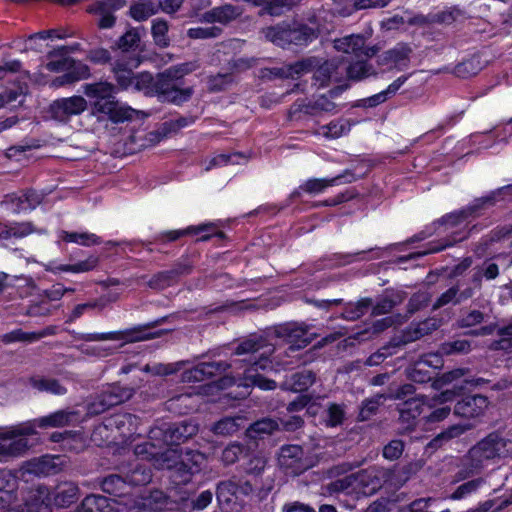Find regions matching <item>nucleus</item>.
<instances>
[{
  "mask_svg": "<svg viewBox=\"0 0 512 512\" xmlns=\"http://www.w3.org/2000/svg\"><path fill=\"white\" fill-rule=\"evenodd\" d=\"M166 504V496L160 490L144 492L133 501L130 505V511L137 509L138 511H158Z\"/></svg>",
  "mask_w": 512,
  "mask_h": 512,
  "instance_id": "nucleus-26",
  "label": "nucleus"
},
{
  "mask_svg": "<svg viewBox=\"0 0 512 512\" xmlns=\"http://www.w3.org/2000/svg\"><path fill=\"white\" fill-rule=\"evenodd\" d=\"M234 82L232 73H218L207 78V89L217 93L228 89Z\"/></svg>",
  "mask_w": 512,
  "mask_h": 512,
  "instance_id": "nucleus-48",
  "label": "nucleus"
},
{
  "mask_svg": "<svg viewBox=\"0 0 512 512\" xmlns=\"http://www.w3.org/2000/svg\"><path fill=\"white\" fill-rule=\"evenodd\" d=\"M238 490L239 486L231 480L220 482L216 491L217 500L219 503H229Z\"/></svg>",
  "mask_w": 512,
  "mask_h": 512,
  "instance_id": "nucleus-57",
  "label": "nucleus"
},
{
  "mask_svg": "<svg viewBox=\"0 0 512 512\" xmlns=\"http://www.w3.org/2000/svg\"><path fill=\"white\" fill-rule=\"evenodd\" d=\"M79 494L78 485L71 481L61 482L50 491L52 503L57 508H68L78 500Z\"/></svg>",
  "mask_w": 512,
  "mask_h": 512,
  "instance_id": "nucleus-21",
  "label": "nucleus"
},
{
  "mask_svg": "<svg viewBox=\"0 0 512 512\" xmlns=\"http://www.w3.org/2000/svg\"><path fill=\"white\" fill-rule=\"evenodd\" d=\"M172 274L169 270L158 272L148 281L150 288L155 290H162L175 284Z\"/></svg>",
  "mask_w": 512,
  "mask_h": 512,
  "instance_id": "nucleus-62",
  "label": "nucleus"
},
{
  "mask_svg": "<svg viewBox=\"0 0 512 512\" xmlns=\"http://www.w3.org/2000/svg\"><path fill=\"white\" fill-rule=\"evenodd\" d=\"M335 107V103L324 95L314 101L299 99L291 106L289 116L291 119H301V114L318 116L324 112H332Z\"/></svg>",
  "mask_w": 512,
  "mask_h": 512,
  "instance_id": "nucleus-15",
  "label": "nucleus"
},
{
  "mask_svg": "<svg viewBox=\"0 0 512 512\" xmlns=\"http://www.w3.org/2000/svg\"><path fill=\"white\" fill-rule=\"evenodd\" d=\"M316 381V374L312 370H302L293 373L286 381L281 385L284 390H290L293 392H304L307 391Z\"/></svg>",
  "mask_w": 512,
  "mask_h": 512,
  "instance_id": "nucleus-32",
  "label": "nucleus"
},
{
  "mask_svg": "<svg viewBox=\"0 0 512 512\" xmlns=\"http://www.w3.org/2000/svg\"><path fill=\"white\" fill-rule=\"evenodd\" d=\"M110 499L103 495L91 494L86 496L77 507L76 512H112Z\"/></svg>",
  "mask_w": 512,
  "mask_h": 512,
  "instance_id": "nucleus-35",
  "label": "nucleus"
},
{
  "mask_svg": "<svg viewBox=\"0 0 512 512\" xmlns=\"http://www.w3.org/2000/svg\"><path fill=\"white\" fill-rule=\"evenodd\" d=\"M334 47L338 51L354 54L356 57L365 56L371 58L380 50L379 45H368L363 34H347L334 40Z\"/></svg>",
  "mask_w": 512,
  "mask_h": 512,
  "instance_id": "nucleus-9",
  "label": "nucleus"
},
{
  "mask_svg": "<svg viewBox=\"0 0 512 512\" xmlns=\"http://www.w3.org/2000/svg\"><path fill=\"white\" fill-rule=\"evenodd\" d=\"M100 486L104 493L115 497L114 502L126 506L128 483L124 477L118 474H110L101 480Z\"/></svg>",
  "mask_w": 512,
  "mask_h": 512,
  "instance_id": "nucleus-22",
  "label": "nucleus"
},
{
  "mask_svg": "<svg viewBox=\"0 0 512 512\" xmlns=\"http://www.w3.org/2000/svg\"><path fill=\"white\" fill-rule=\"evenodd\" d=\"M205 461L206 457L203 453L191 449H181L178 463L177 484L188 483L194 474L201 471Z\"/></svg>",
  "mask_w": 512,
  "mask_h": 512,
  "instance_id": "nucleus-10",
  "label": "nucleus"
},
{
  "mask_svg": "<svg viewBox=\"0 0 512 512\" xmlns=\"http://www.w3.org/2000/svg\"><path fill=\"white\" fill-rule=\"evenodd\" d=\"M497 334L500 336V339L493 342V348L496 350L512 351V318L507 324L499 326Z\"/></svg>",
  "mask_w": 512,
  "mask_h": 512,
  "instance_id": "nucleus-52",
  "label": "nucleus"
},
{
  "mask_svg": "<svg viewBox=\"0 0 512 512\" xmlns=\"http://www.w3.org/2000/svg\"><path fill=\"white\" fill-rule=\"evenodd\" d=\"M441 324V320L434 317L427 318L416 324H411L402 332L400 336L392 339L391 345L394 347H399L419 340L420 338L436 331L441 326Z\"/></svg>",
  "mask_w": 512,
  "mask_h": 512,
  "instance_id": "nucleus-13",
  "label": "nucleus"
},
{
  "mask_svg": "<svg viewBox=\"0 0 512 512\" xmlns=\"http://www.w3.org/2000/svg\"><path fill=\"white\" fill-rule=\"evenodd\" d=\"M83 93L91 100L90 104L94 113H103L114 122L128 120V108L119 106L114 94L116 88L108 82L86 83L82 86Z\"/></svg>",
  "mask_w": 512,
  "mask_h": 512,
  "instance_id": "nucleus-4",
  "label": "nucleus"
},
{
  "mask_svg": "<svg viewBox=\"0 0 512 512\" xmlns=\"http://www.w3.org/2000/svg\"><path fill=\"white\" fill-rule=\"evenodd\" d=\"M347 78L351 81H361L371 76H377V69L365 60H358L346 67Z\"/></svg>",
  "mask_w": 512,
  "mask_h": 512,
  "instance_id": "nucleus-36",
  "label": "nucleus"
},
{
  "mask_svg": "<svg viewBox=\"0 0 512 512\" xmlns=\"http://www.w3.org/2000/svg\"><path fill=\"white\" fill-rule=\"evenodd\" d=\"M484 482H485L484 479L481 477L468 480V481L462 483L461 485H459L454 490V492L450 495L449 498L452 500L463 499V498L475 493L484 484Z\"/></svg>",
  "mask_w": 512,
  "mask_h": 512,
  "instance_id": "nucleus-50",
  "label": "nucleus"
},
{
  "mask_svg": "<svg viewBox=\"0 0 512 512\" xmlns=\"http://www.w3.org/2000/svg\"><path fill=\"white\" fill-rule=\"evenodd\" d=\"M160 444L162 443L156 440H151L149 438V441L135 445L134 454L137 458L143 460H152L154 462L158 454Z\"/></svg>",
  "mask_w": 512,
  "mask_h": 512,
  "instance_id": "nucleus-51",
  "label": "nucleus"
},
{
  "mask_svg": "<svg viewBox=\"0 0 512 512\" xmlns=\"http://www.w3.org/2000/svg\"><path fill=\"white\" fill-rule=\"evenodd\" d=\"M98 264V258L94 256L88 257L84 261H80L76 264L72 265H60L57 267L59 271L63 272H73V273H80V272H87L92 269H94Z\"/></svg>",
  "mask_w": 512,
  "mask_h": 512,
  "instance_id": "nucleus-58",
  "label": "nucleus"
},
{
  "mask_svg": "<svg viewBox=\"0 0 512 512\" xmlns=\"http://www.w3.org/2000/svg\"><path fill=\"white\" fill-rule=\"evenodd\" d=\"M448 304H460L458 297V286H452L448 290L443 292L434 302L432 310H437Z\"/></svg>",
  "mask_w": 512,
  "mask_h": 512,
  "instance_id": "nucleus-64",
  "label": "nucleus"
},
{
  "mask_svg": "<svg viewBox=\"0 0 512 512\" xmlns=\"http://www.w3.org/2000/svg\"><path fill=\"white\" fill-rule=\"evenodd\" d=\"M273 351V346L268 345L261 336L253 335L237 345L234 355L245 357L240 360H232L229 364H232V367L238 365L245 367L241 385L246 387L257 386L262 390H274L277 387L274 380L265 378L260 374V371L270 367L271 361L268 356Z\"/></svg>",
  "mask_w": 512,
  "mask_h": 512,
  "instance_id": "nucleus-2",
  "label": "nucleus"
},
{
  "mask_svg": "<svg viewBox=\"0 0 512 512\" xmlns=\"http://www.w3.org/2000/svg\"><path fill=\"white\" fill-rule=\"evenodd\" d=\"M66 71L70 74L74 83L90 77V68L86 64L73 59L70 60L69 68Z\"/></svg>",
  "mask_w": 512,
  "mask_h": 512,
  "instance_id": "nucleus-63",
  "label": "nucleus"
},
{
  "mask_svg": "<svg viewBox=\"0 0 512 512\" xmlns=\"http://www.w3.org/2000/svg\"><path fill=\"white\" fill-rule=\"evenodd\" d=\"M60 457L43 456L39 459H35L29 463L28 471L36 475H51L58 471V464L56 460Z\"/></svg>",
  "mask_w": 512,
  "mask_h": 512,
  "instance_id": "nucleus-41",
  "label": "nucleus"
},
{
  "mask_svg": "<svg viewBox=\"0 0 512 512\" xmlns=\"http://www.w3.org/2000/svg\"><path fill=\"white\" fill-rule=\"evenodd\" d=\"M125 4V0L99 1L90 9V12L99 14L97 23L100 29H109L112 28L115 23V17L111 14V10L124 7Z\"/></svg>",
  "mask_w": 512,
  "mask_h": 512,
  "instance_id": "nucleus-24",
  "label": "nucleus"
},
{
  "mask_svg": "<svg viewBox=\"0 0 512 512\" xmlns=\"http://www.w3.org/2000/svg\"><path fill=\"white\" fill-rule=\"evenodd\" d=\"M372 305L373 300L368 297L361 298L355 303H347L344 306L341 317L348 321L358 320L363 315H365L369 309H371Z\"/></svg>",
  "mask_w": 512,
  "mask_h": 512,
  "instance_id": "nucleus-37",
  "label": "nucleus"
},
{
  "mask_svg": "<svg viewBox=\"0 0 512 512\" xmlns=\"http://www.w3.org/2000/svg\"><path fill=\"white\" fill-rule=\"evenodd\" d=\"M199 67L197 61L173 65L159 73L155 81L149 72L133 74L130 75V86L146 96L157 95L160 102L179 106L188 102L194 94L192 86L182 87L183 77Z\"/></svg>",
  "mask_w": 512,
  "mask_h": 512,
  "instance_id": "nucleus-1",
  "label": "nucleus"
},
{
  "mask_svg": "<svg viewBox=\"0 0 512 512\" xmlns=\"http://www.w3.org/2000/svg\"><path fill=\"white\" fill-rule=\"evenodd\" d=\"M18 481L8 470H0V509H6L17 501Z\"/></svg>",
  "mask_w": 512,
  "mask_h": 512,
  "instance_id": "nucleus-23",
  "label": "nucleus"
},
{
  "mask_svg": "<svg viewBox=\"0 0 512 512\" xmlns=\"http://www.w3.org/2000/svg\"><path fill=\"white\" fill-rule=\"evenodd\" d=\"M79 411L74 409H62L55 411L47 416L35 419L31 425L42 429L59 428L64 426L76 425L81 422Z\"/></svg>",
  "mask_w": 512,
  "mask_h": 512,
  "instance_id": "nucleus-19",
  "label": "nucleus"
},
{
  "mask_svg": "<svg viewBox=\"0 0 512 512\" xmlns=\"http://www.w3.org/2000/svg\"><path fill=\"white\" fill-rule=\"evenodd\" d=\"M509 456H512V439L504 437L499 432H491L461 457L453 482H461L478 475L487 463H494Z\"/></svg>",
  "mask_w": 512,
  "mask_h": 512,
  "instance_id": "nucleus-3",
  "label": "nucleus"
},
{
  "mask_svg": "<svg viewBox=\"0 0 512 512\" xmlns=\"http://www.w3.org/2000/svg\"><path fill=\"white\" fill-rule=\"evenodd\" d=\"M464 11L454 6L449 7L443 11L431 12L427 15L416 14L413 18H410L409 25L416 26L419 28H427L433 24H445L450 25L464 18Z\"/></svg>",
  "mask_w": 512,
  "mask_h": 512,
  "instance_id": "nucleus-12",
  "label": "nucleus"
},
{
  "mask_svg": "<svg viewBox=\"0 0 512 512\" xmlns=\"http://www.w3.org/2000/svg\"><path fill=\"white\" fill-rule=\"evenodd\" d=\"M473 425L465 423L453 424L442 432L437 434L427 445L428 448L437 450L441 448L446 443L452 441L453 439L461 437L467 431L471 430Z\"/></svg>",
  "mask_w": 512,
  "mask_h": 512,
  "instance_id": "nucleus-28",
  "label": "nucleus"
},
{
  "mask_svg": "<svg viewBox=\"0 0 512 512\" xmlns=\"http://www.w3.org/2000/svg\"><path fill=\"white\" fill-rule=\"evenodd\" d=\"M242 14V9L238 6L225 4L215 7L202 15V20L207 23H220L226 25Z\"/></svg>",
  "mask_w": 512,
  "mask_h": 512,
  "instance_id": "nucleus-25",
  "label": "nucleus"
},
{
  "mask_svg": "<svg viewBox=\"0 0 512 512\" xmlns=\"http://www.w3.org/2000/svg\"><path fill=\"white\" fill-rule=\"evenodd\" d=\"M117 300V295L113 293H109L107 295H102L97 299H93L86 303L78 304L74 307L71 315L69 316V321H73L79 317H81L86 312L91 311H102L109 303L115 302Z\"/></svg>",
  "mask_w": 512,
  "mask_h": 512,
  "instance_id": "nucleus-33",
  "label": "nucleus"
},
{
  "mask_svg": "<svg viewBox=\"0 0 512 512\" xmlns=\"http://www.w3.org/2000/svg\"><path fill=\"white\" fill-rule=\"evenodd\" d=\"M408 78V75L398 77L388 86L386 90L364 99V106L375 107L385 102L388 97L394 95L400 89V87L407 81Z\"/></svg>",
  "mask_w": 512,
  "mask_h": 512,
  "instance_id": "nucleus-40",
  "label": "nucleus"
},
{
  "mask_svg": "<svg viewBox=\"0 0 512 512\" xmlns=\"http://www.w3.org/2000/svg\"><path fill=\"white\" fill-rule=\"evenodd\" d=\"M239 421H242L241 417L222 418L213 425L212 431L217 435H232L239 430Z\"/></svg>",
  "mask_w": 512,
  "mask_h": 512,
  "instance_id": "nucleus-49",
  "label": "nucleus"
},
{
  "mask_svg": "<svg viewBox=\"0 0 512 512\" xmlns=\"http://www.w3.org/2000/svg\"><path fill=\"white\" fill-rule=\"evenodd\" d=\"M431 300V295L426 291H419L414 293L407 304V311L409 314H414L428 305Z\"/></svg>",
  "mask_w": 512,
  "mask_h": 512,
  "instance_id": "nucleus-59",
  "label": "nucleus"
},
{
  "mask_svg": "<svg viewBox=\"0 0 512 512\" xmlns=\"http://www.w3.org/2000/svg\"><path fill=\"white\" fill-rule=\"evenodd\" d=\"M62 240L65 242H76L83 245L99 244L100 239L95 234L89 233H76V232H62Z\"/></svg>",
  "mask_w": 512,
  "mask_h": 512,
  "instance_id": "nucleus-61",
  "label": "nucleus"
},
{
  "mask_svg": "<svg viewBox=\"0 0 512 512\" xmlns=\"http://www.w3.org/2000/svg\"><path fill=\"white\" fill-rule=\"evenodd\" d=\"M424 406L423 398L418 397L409 398L399 406L401 433H409L416 428L418 418L422 415Z\"/></svg>",
  "mask_w": 512,
  "mask_h": 512,
  "instance_id": "nucleus-17",
  "label": "nucleus"
},
{
  "mask_svg": "<svg viewBox=\"0 0 512 512\" xmlns=\"http://www.w3.org/2000/svg\"><path fill=\"white\" fill-rule=\"evenodd\" d=\"M162 445L163 444H160V446H159L158 454H157L153 464L157 469L170 470L171 478L177 484V472H178L180 450L169 448L164 451H161Z\"/></svg>",
  "mask_w": 512,
  "mask_h": 512,
  "instance_id": "nucleus-31",
  "label": "nucleus"
},
{
  "mask_svg": "<svg viewBox=\"0 0 512 512\" xmlns=\"http://www.w3.org/2000/svg\"><path fill=\"white\" fill-rule=\"evenodd\" d=\"M412 52L413 49L408 44L399 43L378 56L377 64L379 67H383L382 71L393 69L402 71L409 66Z\"/></svg>",
  "mask_w": 512,
  "mask_h": 512,
  "instance_id": "nucleus-11",
  "label": "nucleus"
},
{
  "mask_svg": "<svg viewBox=\"0 0 512 512\" xmlns=\"http://www.w3.org/2000/svg\"><path fill=\"white\" fill-rule=\"evenodd\" d=\"M259 15L280 16L284 12L291 10L294 6L290 0H261L259 2Z\"/></svg>",
  "mask_w": 512,
  "mask_h": 512,
  "instance_id": "nucleus-44",
  "label": "nucleus"
},
{
  "mask_svg": "<svg viewBox=\"0 0 512 512\" xmlns=\"http://www.w3.org/2000/svg\"><path fill=\"white\" fill-rule=\"evenodd\" d=\"M479 202L480 198H477L468 207L460 211L445 215L440 220H438L437 223L440 225H448L450 227H454L466 220L468 217H477L483 210H485L484 205H479Z\"/></svg>",
  "mask_w": 512,
  "mask_h": 512,
  "instance_id": "nucleus-30",
  "label": "nucleus"
},
{
  "mask_svg": "<svg viewBox=\"0 0 512 512\" xmlns=\"http://www.w3.org/2000/svg\"><path fill=\"white\" fill-rule=\"evenodd\" d=\"M336 64L332 61H326L320 65L313 73V80L318 87H325L331 80L338 81L336 76Z\"/></svg>",
  "mask_w": 512,
  "mask_h": 512,
  "instance_id": "nucleus-42",
  "label": "nucleus"
},
{
  "mask_svg": "<svg viewBox=\"0 0 512 512\" xmlns=\"http://www.w3.org/2000/svg\"><path fill=\"white\" fill-rule=\"evenodd\" d=\"M35 434L31 423H26L0 434V457H18L29 449L28 440L24 437Z\"/></svg>",
  "mask_w": 512,
  "mask_h": 512,
  "instance_id": "nucleus-6",
  "label": "nucleus"
},
{
  "mask_svg": "<svg viewBox=\"0 0 512 512\" xmlns=\"http://www.w3.org/2000/svg\"><path fill=\"white\" fill-rule=\"evenodd\" d=\"M165 319L166 318L164 317V318L157 320L149 325L130 328V343L148 340V339H152V338L159 336L158 332H151L150 328L164 322Z\"/></svg>",
  "mask_w": 512,
  "mask_h": 512,
  "instance_id": "nucleus-54",
  "label": "nucleus"
},
{
  "mask_svg": "<svg viewBox=\"0 0 512 512\" xmlns=\"http://www.w3.org/2000/svg\"><path fill=\"white\" fill-rule=\"evenodd\" d=\"M278 462L281 468L292 475H299L308 469L303 448L299 445H285L280 449Z\"/></svg>",
  "mask_w": 512,
  "mask_h": 512,
  "instance_id": "nucleus-14",
  "label": "nucleus"
},
{
  "mask_svg": "<svg viewBox=\"0 0 512 512\" xmlns=\"http://www.w3.org/2000/svg\"><path fill=\"white\" fill-rule=\"evenodd\" d=\"M279 429V424L272 418H262L247 429V435L251 438H262L264 435H270Z\"/></svg>",
  "mask_w": 512,
  "mask_h": 512,
  "instance_id": "nucleus-43",
  "label": "nucleus"
},
{
  "mask_svg": "<svg viewBox=\"0 0 512 512\" xmlns=\"http://www.w3.org/2000/svg\"><path fill=\"white\" fill-rule=\"evenodd\" d=\"M471 351V342L467 339H455L442 343L438 352L441 355H460Z\"/></svg>",
  "mask_w": 512,
  "mask_h": 512,
  "instance_id": "nucleus-45",
  "label": "nucleus"
},
{
  "mask_svg": "<svg viewBox=\"0 0 512 512\" xmlns=\"http://www.w3.org/2000/svg\"><path fill=\"white\" fill-rule=\"evenodd\" d=\"M406 297V293L400 290H385L384 294L379 298L376 303L371 307V314L373 316H379L387 314L392 309L401 304Z\"/></svg>",
  "mask_w": 512,
  "mask_h": 512,
  "instance_id": "nucleus-27",
  "label": "nucleus"
},
{
  "mask_svg": "<svg viewBox=\"0 0 512 512\" xmlns=\"http://www.w3.org/2000/svg\"><path fill=\"white\" fill-rule=\"evenodd\" d=\"M128 397H126L127 399ZM125 397L116 387H110L100 394L96 395L94 399L87 406V415L95 416L104 413L113 406L119 405L124 402Z\"/></svg>",
  "mask_w": 512,
  "mask_h": 512,
  "instance_id": "nucleus-20",
  "label": "nucleus"
},
{
  "mask_svg": "<svg viewBox=\"0 0 512 512\" xmlns=\"http://www.w3.org/2000/svg\"><path fill=\"white\" fill-rule=\"evenodd\" d=\"M248 453L249 449L246 445L233 442L222 451V461L225 465H232L240 458L246 457Z\"/></svg>",
  "mask_w": 512,
  "mask_h": 512,
  "instance_id": "nucleus-46",
  "label": "nucleus"
},
{
  "mask_svg": "<svg viewBox=\"0 0 512 512\" xmlns=\"http://www.w3.org/2000/svg\"><path fill=\"white\" fill-rule=\"evenodd\" d=\"M480 63L477 58H471L463 61L454 68V73L458 77L466 78L476 75L480 71Z\"/></svg>",
  "mask_w": 512,
  "mask_h": 512,
  "instance_id": "nucleus-60",
  "label": "nucleus"
},
{
  "mask_svg": "<svg viewBox=\"0 0 512 512\" xmlns=\"http://www.w3.org/2000/svg\"><path fill=\"white\" fill-rule=\"evenodd\" d=\"M341 179H345L346 183H351L356 180V177L347 170L344 172V174L332 179H309L303 185H301L299 189L307 193H319L326 187L338 183V181Z\"/></svg>",
  "mask_w": 512,
  "mask_h": 512,
  "instance_id": "nucleus-34",
  "label": "nucleus"
},
{
  "mask_svg": "<svg viewBox=\"0 0 512 512\" xmlns=\"http://www.w3.org/2000/svg\"><path fill=\"white\" fill-rule=\"evenodd\" d=\"M198 432V425L193 421L176 423L162 422L149 431L151 440H156L167 446H178Z\"/></svg>",
  "mask_w": 512,
  "mask_h": 512,
  "instance_id": "nucleus-5",
  "label": "nucleus"
},
{
  "mask_svg": "<svg viewBox=\"0 0 512 512\" xmlns=\"http://www.w3.org/2000/svg\"><path fill=\"white\" fill-rule=\"evenodd\" d=\"M345 405L337 403H329L326 410V425L336 427L341 425L345 419Z\"/></svg>",
  "mask_w": 512,
  "mask_h": 512,
  "instance_id": "nucleus-53",
  "label": "nucleus"
},
{
  "mask_svg": "<svg viewBox=\"0 0 512 512\" xmlns=\"http://www.w3.org/2000/svg\"><path fill=\"white\" fill-rule=\"evenodd\" d=\"M505 196L512 197V184L498 188L487 196L481 197L479 205H484L485 209H487L491 206H494L497 201L503 200Z\"/></svg>",
  "mask_w": 512,
  "mask_h": 512,
  "instance_id": "nucleus-56",
  "label": "nucleus"
},
{
  "mask_svg": "<svg viewBox=\"0 0 512 512\" xmlns=\"http://www.w3.org/2000/svg\"><path fill=\"white\" fill-rule=\"evenodd\" d=\"M488 405L489 400L486 396L466 395L455 403L453 414L464 419H475L484 414Z\"/></svg>",
  "mask_w": 512,
  "mask_h": 512,
  "instance_id": "nucleus-16",
  "label": "nucleus"
},
{
  "mask_svg": "<svg viewBox=\"0 0 512 512\" xmlns=\"http://www.w3.org/2000/svg\"><path fill=\"white\" fill-rule=\"evenodd\" d=\"M231 367L232 364L224 361L203 362L191 369L185 370L182 373V381L187 383L202 382L225 372Z\"/></svg>",
  "mask_w": 512,
  "mask_h": 512,
  "instance_id": "nucleus-18",
  "label": "nucleus"
},
{
  "mask_svg": "<svg viewBox=\"0 0 512 512\" xmlns=\"http://www.w3.org/2000/svg\"><path fill=\"white\" fill-rule=\"evenodd\" d=\"M308 332L309 326L298 322L285 323L275 329L277 337L290 343L288 350L291 352L303 349L313 341L315 335Z\"/></svg>",
  "mask_w": 512,
  "mask_h": 512,
  "instance_id": "nucleus-8",
  "label": "nucleus"
},
{
  "mask_svg": "<svg viewBox=\"0 0 512 512\" xmlns=\"http://www.w3.org/2000/svg\"><path fill=\"white\" fill-rule=\"evenodd\" d=\"M152 479L151 469L140 463H136L133 466L132 473L130 475V484L133 485H146Z\"/></svg>",
  "mask_w": 512,
  "mask_h": 512,
  "instance_id": "nucleus-55",
  "label": "nucleus"
},
{
  "mask_svg": "<svg viewBox=\"0 0 512 512\" xmlns=\"http://www.w3.org/2000/svg\"><path fill=\"white\" fill-rule=\"evenodd\" d=\"M50 490L46 486H39L25 502L26 512H52Z\"/></svg>",
  "mask_w": 512,
  "mask_h": 512,
  "instance_id": "nucleus-29",
  "label": "nucleus"
},
{
  "mask_svg": "<svg viewBox=\"0 0 512 512\" xmlns=\"http://www.w3.org/2000/svg\"><path fill=\"white\" fill-rule=\"evenodd\" d=\"M88 107L87 100L79 95L54 100L48 107L50 118L66 124L71 117L82 114Z\"/></svg>",
  "mask_w": 512,
  "mask_h": 512,
  "instance_id": "nucleus-7",
  "label": "nucleus"
},
{
  "mask_svg": "<svg viewBox=\"0 0 512 512\" xmlns=\"http://www.w3.org/2000/svg\"><path fill=\"white\" fill-rule=\"evenodd\" d=\"M29 382L34 389L40 392H47L53 395H64L67 392L66 387L54 378L34 376L30 378Z\"/></svg>",
  "mask_w": 512,
  "mask_h": 512,
  "instance_id": "nucleus-38",
  "label": "nucleus"
},
{
  "mask_svg": "<svg viewBox=\"0 0 512 512\" xmlns=\"http://www.w3.org/2000/svg\"><path fill=\"white\" fill-rule=\"evenodd\" d=\"M385 400H387L385 393H378L371 398L364 399L359 407L357 420L361 422L369 420L377 413Z\"/></svg>",
  "mask_w": 512,
  "mask_h": 512,
  "instance_id": "nucleus-39",
  "label": "nucleus"
},
{
  "mask_svg": "<svg viewBox=\"0 0 512 512\" xmlns=\"http://www.w3.org/2000/svg\"><path fill=\"white\" fill-rule=\"evenodd\" d=\"M430 362L421 360L407 370L408 378L415 383H427L432 379L431 372L427 369Z\"/></svg>",
  "mask_w": 512,
  "mask_h": 512,
  "instance_id": "nucleus-47",
  "label": "nucleus"
}]
</instances>
